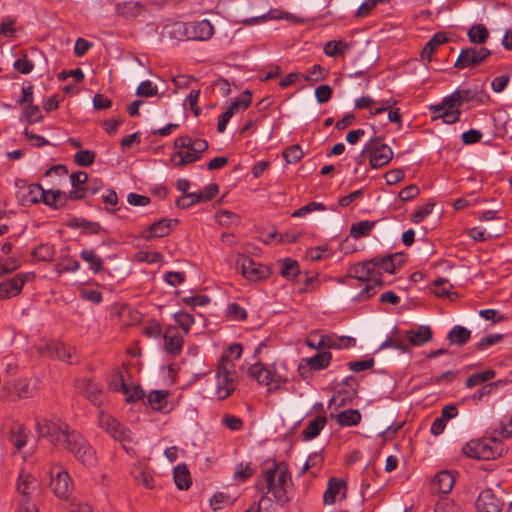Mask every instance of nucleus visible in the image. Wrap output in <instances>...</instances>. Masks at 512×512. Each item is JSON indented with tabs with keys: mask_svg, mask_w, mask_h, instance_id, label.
Here are the masks:
<instances>
[{
	"mask_svg": "<svg viewBox=\"0 0 512 512\" xmlns=\"http://www.w3.org/2000/svg\"><path fill=\"white\" fill-rule=\"evenodd\" d=\"M36 429L40 437L46 438L55 448L72 453L84 466L92 467L97 463L91 444L68 424L43 418L37 420Z\"/></svg>",
	"mask_w": 512,
	"mask_h": 512,
	"instance_id": "nucleus-1",
	"label": "nucleus"
},
{
	"mask_svg": "<svg viewBox=\"0 0 512 512\" xmlns=\"http://www.w3.org/2000/svg\"><path fill=\"white\" fill-rule=\"evenodd\" d=\"M262 475L264 483H257L258 491L264 495L272 493L277 503H287L289 501L287 485L291 480V475L285 463H278L275 460L265 461L262 465ZM264 498L265 496L261 500Z\"/></svg>",
	"mask_w": 512,
	"mask_h": 512,
	"instance_id": "nucleus-2",
	"label": "nucleus"
},
{
	"mask_svg": "<svg viewBox=\"0 0 512 512\" xmlns=\"http://www.w3.org/2000/svg\"><path fill=\"white\" fill-rule=\"evenodd\" d=\"M173 147L175 151L170 156V163L175 168H183L199 161L209 144L205 139L182 135L174 140Z\"/></svg>",
	"mask_w": 512,
	"mask_h": 512,
	"instance_id": "nucleus-3",
	"label": "nucleus"
},
{
	"mask_svg": "<svg viewBox=\"0 0 512 512\" xmlns=\"http://www.w3.org/2000/svg\"><path fill=\"white\" fill-rule=\"evenodd\" d=\"M502 451L501 439L494 432L490 438L473 439L462 448L464 455L477 460L495 459Z\"/></svg>",
	"mask_w": 512,
	"mask_h": 512,
	"instance_id": "nucleus-4",
	"label": "nucleus"
},
{
	"mask_svg": "<svg viewBox=\"0 0 512 512\" xmlns=\"http://www.w3.org/2000/svg\"><path fill=\"white\" fill-rule=\"evenodd\" d=\"M236 365L229 360V355H222L216 371V396L224 400L232 395L237 386Z\"/></svg>",
	"mask_w": 512,
	"mask_h": 512,
	"instance_id": "nucleus-5",
	"label": "nucleus"
},
{
	"mask_svg": "<svg viewBox=\"0 0 512 512\" xmlns=\"http://www.w3.org/2000/svg\"><path fill=\"white\" fill-rule=\"evenodd\" d=\"M491 55L492 51L486 47H467L460 51L454 67L459 70L474 68L485 63Z\"/></svg>",
	"mask_w": 512,
	"mask_h": 512,
	"instance_id": "nucleus-6",
	"label": "nucleus"
},
{
	"mask_svg": "<svg viewBox=\"0 0 512 512\" xmlns=\"http://www.w3.org/2000/svg\"><path fill=\"white\" fill-rule=\"evenodd\" d=\"M459 100L454 96V92L445 98L437 105H432L430 110L434 114L433 119H442L446 124H454L460 120Z\"/></svg>",
	"mask_w": 512,
	"mask_h": 512,
	"instance_id": "nucleus-7",
	"label": "nucleus"
},
{
	"mask_svg": "<svg viewBox=\"0 0 512 512\" xmlns=\"http://www.w3.org/2000/svg\"><path fill=\"white\" fill-rule=\"evenodd\" d=\"M236 267L241 274L250 281H260L270 276L271 270L268 266L255 262L251 257L239 255L236 260Z\"/></svg>",
	"mask_w": 512,
	"mask_h": 512,
	"instance_id": "nucleus-8",
	"label": "nucleus"
},
{
	"mask_svg": "<svg viewBox=\"0 0 512 512\" xmlns=\"http://www.w3.org/2000/svg\"><path fill=\"white\" fill-rule=\"evenodd\" d=\"M99 425L116 441L130 443L133 440L130 429L102 410L99 411Z\"/></svg>",
	"mask_w": 512,
	"mask_h": 512,
	"instance_id": "nucleus-9",
	"label": "nucleus"
},
{
	"mask_svg": "<svg viewBox=\"0 0 512 512\" xmlns=\"http://www.w3.org/2000/svg\"><path fill=\"white\" fill-rule=\"evenodd\" d=\"M50 488L61 499H68L71 493V478L62 466L54 465L50 469Z\"/></svg>",
	"mask_w": 512,
	"mask_h": 512,
	"instance_id": "nucleus-10",
	"label": "nucleus"
},
{
	"mask_svg": "<svg viewBox=\"0 0 512 512\" xmlns=\"http://www.w3.org/2000/svg\"><path fill=\"white\" fill-rule=\"evenodd\" d=\"M248 374L251 378L255 379L258 384L268 386V392H273L280 387L283 382L281 377L275 372L269 370L261 362H257L249 368Z\"/></svg>",
	"mask_w": 512,
	"mask_h": 512,
	"instance_id": "nucleus-11",
	"label": "nucleus"
},
{
	"mask_svg": "<svg viewBox=\"0 0 512 512\" xmlns=\"http://www.w3.org/2000/svg\"><path fill=\"white\" fill-rule=\"evenodd\" d=\"M35 278L34 272L18 273L14 277L0 283V300L10 299L21 293L26 282Z\"/></svg>",
	"mask_w": 512,
	"mask_h": 512,
	"instance_id": "nucleus-12",
	"label": "nucleus"
},
{
	"mask_svg": "<svg viewBox=\"0 0 512 512\" xmlns=\"http://www.w3.org/2000/svg\"><path fill=\"white\" fill-rule=\"evenodd\" d=\"M75 388L77 392L83 395L89 402L95 406H101L105 400V393L102 386L90 378H82L76 381Z\"/></svg>",
	"mask_w": 512,
	"mask_h": 512,
	"instance_id": "nucleus-13",
	"label": "nucleus"
},
{
	"mask_svg": "<svg viewBox=\"0 0 512 512\" xmlns=\"http://www.w3.org/2000/svg\"><path fill=\"white\" fill-rule=\"evenodd\" d=\"M18 188L17 197L24 206L37 204L42 201L45 190L40 184H27L25 180L17 179L15 182Z\"/></svg>",
	"mask_w": 512,
	"mask_h": 512,
	"instance_id": "nucleus-14",
	"label": "nucleus"
},
{
	"mask_svg": "<svg viewBox=\"0 0 512 512\" xmlns=\"http://www.w3.org/2000/svg\"><path fill=\"white\" fill-rule=\"evenodd\" d=\"M475 505L478 512H501L504 503L492 489L487 488L480 492Z\"/></svg>",
	"mask_w": 512,
	"mask_h": 512,
	"instance_id": "nucleus-15",
	"label": "nucleus"
},
{
	"mask_svg": "<svg viewBox=\"0 0 512 512\" xmlns=\"http://www.w3.org/2000/svg\"><path fill=\"white\" fill-rule=\"evenodd\" d=\"M179 223L178 219H160L152 223L144 232L142 237L146 240L161 238L170 234L173 227Z\"/></svg>",
	"mask_w": 512,
	"mask_h": 512,
	"instance_id": "nucleus-16",
	"label": "nucleus"
},
{
	"mask_svg": "<svg viewBox=\"0 0 512 512\" xmlns=\"http://www.w3.org/2000/svg\"><path fill=\"white\" fill-rule=\"evenodd\" d=\"M381 276L382 274L375 269L371 260L355 264L348 273V277L355 278L362 282L374 280Z\"/></svg>",
	"mask_w": 512,
	"mask_h": 512,
	"instance_id": "nucleus-17",
	"label": "nucleus"
},
{
	"mask_svg": "<svg viewBox=\"0 0 512 512\" xmlns=\"http://www.w3.org/2000/svg\"><path fill=\"white\" fill-rule=\"evenodd\" d=\"M214 34V27L208 20L188 22V40L205 41Z\"/></svg>",
	"mask_w": 512,
	"mask_h": 512,
	"instance_id": "nucleus-18",
	"label": "nucleus"
},
{
	"mask_svg": "<svg viewBox=\"0 0 512 512\" xmlns=\"http://www.w3.org/2000/svg\"><path fill=\"white\" fill-rule=\"evenodd\" d=\"M403 335L412 347L422 346L432 340V330L428 325L417 326L415 329L405 331Z\"/></svg>",
	"mask_w": 512,
	"mask_h": 512,
	"instance_id": "nucleus-19",
	"label": "nucleus"
},
{
	"mask_svg": "<svg viewBox=\"0 0 512 512\" xmlns=\"http://www.w3.org/2000/svg\"><path fill=\"white\" fill-rule=\"evenodd\" d=\"M38 488L39 483L34 476L24 472L19 475L17 491L22 496V500H30Z\"/></svg>",
	"mask_w": 512,
	"mask_h": 512,
	"instance_id": "nucleus-20",
	"label": "nucleus"
},
{
	"mask_svg": "<svg viewBox=\"0 0 512 512\" xmlns=\"http://www.w3.org/2000/svg\"><path fill=\"white\" fill-rule=\"evenodd\" d=\"M402 255L399 253L394 254H388L384 257H373L371 259V262H373V265L375 269H382L383 271L394 274L397 268H400L402 264Z\"/></svg>",
	"mask_w": 512,
	"mask_h": 512,
	"instance_id": "nucleus-21",
	"label": "nucleus"
},
{
	"mask_svg": "<svg viewBox=\"0 0 512 512\" xmlns=\"http://www.w3.org/2000/svg\"><path fill=\"white\" fill-rule=\"evenodd\" d=\"M343 490V497H345L347 486L344 480L331 477L328 480L327 489L323 494V502L325 505H332L336 502V497Z\"/></svg>",
	"mask_w": 512,
	"mask_h": 512,
	"instance_id": "nucleus-22",
	"label": "nucleus"
},
{
	"mask_svg": "<svg viewBox=\"0 0 512 512\" xmlns=\"http://www.w3.org/2000/svg\"><path fill=\"white\" fill-rule=\"evenodd\" d=\"M370 154V165L372 168H380L388 164L393 158V151L388 145H381L374 148Z\"/></svg>",
	"mask_w": 512,
	"mask_h": 512,
	"instance_id": "nucleus-23",
	"label": "nucleus"
},
{
	"mask_svg": "<svg viewBox=\"0 0 512 512\" xmlns=\"http://www.w3.org/2000/svg\"><path fill=\"white\" fill-rule=\"evenodd\" d=\"M448 41L449 38L446 36L444 32L435 33L423 47L421 51V58L423 60H427L428 62H430L436 48L444 43H447Z\"/></svg>",
	"mask_w": 512,
	"mask_h": 512,
	"instance_id": "nucleus-24",
	"label": "nucleus"
},
{
	"mask_svg": "<svg viewBox=\"0 0 512 512\" xmlns=\"http://www.w3.org/2000/svg\"><path fill=\"white\" fill-rule=\"evenodd\" d=\"M471 338V331L460 325L454 326L447 334V341L450 345L463 346Z\"/></svg>",
	"mask_w": 512,
	"mask_h": 512,
	"instance_id": "nucleus-25",
	"label": "nucleus"
},
{
	"mask_svg": "<svg viewBox=\"0 0 512 512\" xmlns=\"http://www.w3.org/2000/svg\"><path fill=\"white\" fill-rule=\"evenodd\" d=\"M455 483V477L450 471H440L433 480V486L439 493H449Z\"/></svg>",
	"mask_w": 512,
	"mask_h": 512,
	"instance_id": "nucleus-26",
	"label": "nucleus"
},
{
	"mask_svg": "<svg viewBox=\"0 0 512 512\" xmlns=\"http://www.w3.org/2000/svg\"><path fill=\"white\" fill-rule=\"evenodd\" d=\"M280 275L287 280H295L301 275L299 264L292 258L278 260Z\"/></svg>",
	"mask_w": 512,
	"mask_h": 512,
	"instance_id": "nucleus-27",
	"label": "nucleus"
},
{
	"mask_svg": "<svg viewBox=\"0 0 512 512\" xmlns=\"http://www.w3.org/2000/svg\"><path fill=\"white\" fill-rule=\"evenodd\" d=\"M327 418L324 415H318L313 420L309 421L305 429L302 431L304 440H311L317 437L321 430L325 427Z\"/></svg>",
	"mask_w": 512,
	"mask_h": 512,
	"instance_id": "nucleus-28",
	"label": "nucleus"
},
{
	"mask_svg": "<svg viewBox=\"0 0 512 512\" xmlns=\"http://www.w3.org/2000/svg\"><path fill=\"white\" fill-rule=\"evenodd\" d=\"M174 329H167L163 335L164 348L170 354L180 353L183 346V339L180 335L172 333Z\"/></svg>",
	"mask_w": 512,
	"mask_h": 512,
	"instance_id": "nucleus-29",
	"label": "nucleus"
},
{
	"mask_svg": "<svg viewBox=\"0 0 512 512\" xmlns=\"http://www.w3.org/2000/svg\"><path fill=\"white\" fill-rule=\"evenodd\" d=\"M468 39L475 45L484 44L490 37V32L484 24H474L467 32Z\"/></svg>",
	"mask_w": 512,
	"mask_h": 512,
	"instance_id": "nucleus-30",
	"label": "nucleus"
},
{
	"mask_svg": "<svg viewBox=\"0 0 512 512\" xmlns=\"http://www.w3.org/2000/svg\"><path fill=\"white\" fill-rule=\"evenodd\" d=\"M336 422L341 427L356 426L361 421V413L357 409H347L336 415Z\"/></svg>",
	"mask_w": 512,
	"mask_h": 512,
	"instance_id": "nucleus-31",
	"label": "nucleus"
},
{
	"mask_svg": "<svg viewBox=\"0 0 512 512\" xmlns=\"http://www.w3.org/2000/svg\"><path fill=\"white\" fill-rule=\"evenodd\" d=\"M174 482L180 490H188L191 487V475L185 464H179L174 468Z\"/></svg>",
	"mask_w": 512,
	"mask_h": 512,
	"instance_id": "nucleus-32",
	"label": "nucleus"
},
{
	"mask_svg": "<svg viewBox=\"0 0 512 512\" xmlns=\"http://www.w3.org/2000/svg\"><path fill=\"white\" fill-rule=\"evenodd\" d=\"M144 6L140 1H126L116 7L117 14L125 18H134L140 15Z\"/></svg>",
	"mask_w": 512,
	"mask_h": 512,
	"instance_id": "nucleus-33",
	"label": "nucleus"
},
{
	"mask_svg": "<svg viewBox=\"0 0 512 512\" xmlns=\"http://www.w3.org/2000/svg\"><path fill=\"white\" fill-rule=\"evenodd\" d=\"M69 228H82L83 233L86 234H98L102 230V227L97 222H90L83 218H72L67 224Z\"/></svg>",
	"mask_w": 512,
	"mask_h": 512,
	"instance_id": "nucleus-34",
	"label": "nucleus"
},
{
	"mask_svg": "<svg viewBox=\"0 0 512 512\" xmlns=\"http://www.w3.org/2000/svg\"><path fill=\"white\" fill-rule=\"evenodd\" d=\"M355 342V339L349 336H342L338 339H321L317 345V348H350L355 345Z\"/></svg>",
	"mask_w": 512,
	"mask_h": 512,
	"instance_id": "nucleus-35",
	"label": "nucleus"
},
{
	"mask_svg": "<svg viewBox=\"0 0 512 512\" xmlns=\"http://www.w3.org/2000/svg\"><path fill=\"white\" fill-rule=\"evenodd\" d=\"M331 360L332 354L328 351H322L312 357L303 358V361H307L313 370H322L327 368L330 365Z\"/></svg>",
	"mask_w": 512,
	"mask_h": 512,
	"instance_id": "nucleus-36",
	"label": "nucleus"
},
{
	"mask_svg": "<svg viewBox=\"0 0 512 512\" xmlns=\"http://www.w3.org/2000/svg\"><path fill=\"white\" fill-rule=\"evenodd\" d=\"M9 441L17 451H20L27 443L25 428L20 424L14 425L10 430Z\"/></svg>",
	"mask_w": 512,
	"mask_h": 512,
	"instance_id": "nucleus-37",
	"label": "nucleus"
},
{
	"mask_svg": "<svg viewBox=\"0 0 512 512\" xmlns=\"http://www.w3.org/2000/svg\"><path fill=\"white\" fill-rule=\"evenodd\" d=\"M378 221H359L351 226L350 236L359 239L368 236Z\"/></svg>",
	"mask_w": 512,
	"mask_h": 512,
	"instance_id": "nucleus-38",
	"label": "nucleus"
},
{
	"mask_svg": "<svg viewBox=\"0 0 512 512\" xmlns=\"http://www.w3.org/2000/svg\"><path fill=\"white\" fill-rule=\"evenodd\" d=\"M117 379L121 382V392L126 396L127 402H136L144 397V391L139 386L130 388L125 382L123 375H118Z\"/></svg>",
	"mask_w": 512,
	"mask_h": 512,
	"instance_id": "nucleus-39",
	"label": "nucleus"
},
{
	"mask_svg": "<svg viewBox=\"0 0 512 512\" xmlns=\"http://www.w3.org/2000/svg\"><path fill=\"white\" fill-rule=\"evenodd\" d=\"M80 257L89 264L90 270L94 273H99L103 270V260L93 250H82Z\"/></svg>",
	"mask_w": 512,
	"mask_h": 512,
	"instance_id": "nucleus-40",
	"label": "nucleus"
},
{
	"mask_svg": "<svg viewBox=\"0 0 512 512\" xmlns=\"http://www.w3.org/2000/svg\"><path fill=\"white\" fill-rule=\"evenodd\" d=\"M170 38L188 40V22H175L166 26Z\"/></svg>",
	"mask_w": 512,
	"mask_h": 512,
	"instance_id": "nucleus-41",
	"label": "nucleus"
},
{
	"mask_svg": "<svg viewBox=\"0 0 512 512\" xmlns=\"http://www.w3.org/2000/svg\"><path fill=\"white\" fill-rule=\"evenodd\" d=\"M495 376H496V372L492 369H489V370H486L483 372H479V373H474L467 378L465 385L467 388H472L474 386H477V385L485 383L489 380H492L493 378H495Z\"/></svg>",
	"mask_w": 512,
	"mask_h": 512,
	"instance_id": "nucleus-42",
	"label": "nucleus"
},
{
	"mask_svg": "<svg viewBox=\"0 0 512 512\" xmlns=\"http://www.w3.org/2000/svg\"><path fill=\"white\" fill-rule=\"evenodd\" d=\"M32 256L39 261H51L55 255L54 245L42 243L32 251Z\"/></svg>",
	"mask_w": 512,
	"mask_h": 512,
	"instance_id": "nucleus-43",
	"label": "nucleus"
},
{
	"mask_svg": "<svg viewBox=\"0 0 512 512\" xmlns=\"http://www.w3.org/2000/svg\"><path fill=\"white\" fill-rule=\"evenodd\" d=\"M350 48V44L344 41H329L324 46V53L329 57L343 55Z\"/></svg>",
	"mask_w": 512,
	"mask_h": 512,
	"instance_id": "nucleus-44",
	"label": "nucleus"
},
{
	"mask_svg": "<svg viewBox=\"0 0 512 512\" xmlns=\"http://www.w3.org/2000/svg\"><path fill=\"white\" fill-rule=\"evenodd\" d=\"M167 395L161 390L152 391L147 397V402L153 410L161 411L167 405Z\"/></svg>",
	"mask_w": 512,
	"mask_h": 512,
	"instance_id": "nucleus-45",
	"label": "nucleus"
},
{
	"mask_svg": "<svg viewBox=\"0 0 512 512\" xmlns=\"http://www.w3.org/2000/svg\"><path fill=\"white\" fill-rule=\"evenodd\" d=\"M383 285V281L381 277H377V279L367 281L362 291L359 293L357 298L359 300L369 299L374 296L377 292V289L381 288Z\"/></svg>",
	"mask_w": 512,
	"mask_h": 512,
	"instance_id": "nucleus-46",
	"label": "nucleus"
},
{
	"mask_svg": "<svg viewBox=\"0 0 512 512\" xmlns=\"http://www.w3.org/2000/svg\"><path fill=\"white\" fill-rule=\"evenodd\" d=\"M282 155L288 164H295L304 157V152L300 145L294 144L287 147Z\"/></svg>",
	"mask_w": 512,
	"mask_h": 512,
	"instance_id": "nucleus-47",
	"label": "nucleus"
},
{
	"mask_svg": "<svg viewBox=\"0 0 512 512\" xmlns=\"http://www.w3.org/2000/svg\"><path fill=\"white\" fill-rule=\"evenodd\" d=\"M479 95H484V91L481 90L480 92H473L469 89H457L454 91V96L459 100L460 106L474 100L482 101Z\"/></svg>",
	"mask_w": 512,
	"mask_h": 512,
	"instance_id": "nucleus-48",
	"label": "nucleus"
},
{
	"mask_svg": "<svg viewBox=\"0 0 512 512\" xmlns=\"http://www.w3.org/2000/svg\"><path fill=\"white\" fill-rule=\"evenodd\" d=\"M58 348L62 347V343L56 340L42 341L35 346L36 351L41 356L52 357L53 352Z\"/></svg>",
	"mask_w": 512,
	"mask_h": 512,
	"instance_id": "nucleus-49",
	"label": "nucleus"
},
{
	"mask_svg": "<svg viewBox=\"0 0 512 512\" xmlns=\"http://www.w3.org/2000/svg\"><path fill=\"white\" fill-rule=\"evenodd\" d=\"M62 198L64 201L67 200L66 194L60 190H45L44 197L42 198L41 202L49 207L57 208V202Z\"/></svg>",
	"mask_w": 512,
	"mask_h": 512,
	"instance_id": "nucleus-50",
	"label": "nucleus"
},
{
	"mask_svg": "<svg viewBox=\"0 0 512 512\" xmlns=\"http://www.w3.org/2000/svg\"><path fill=\"white\" fill-rule=\"evenodd\" d=\"M216 219L222 226L229 227L233 224L237 225L240 222V217L228 210H221L216 213Z\"/></svg>",
	"mask_w": 512,
	"mask_h": 512,
	"instance_id": "nucleus-51",
	"label": "nucleus"
},
{
	"mask_svg": "<svg viewBox=\"0 0 512 512\" xmlns=\"http://www.w3.org/2000/svg\"><path fill=\"white\" fill-rule=\"evenodd\" d=\"M96 153L91 150H80L74 155V161L81 167H88L95 161Z\"/></svg>",
	"mask_w": 512,
	"mask_h": 512,
	"instance_id": "nucleus-52",
	"label": "nucleus"
},
{
	"mask_svg": "<svg viewBox=\"0 0 512 512\" xmlns=\"http://www.w3.org/2000/svg\"><path fill=\"white\" fill-rule=\"evenodd\" d=\"M23 116L30 124L41 122L43 120L40 107L38 105H33V103L25 106Z\"/></svg>",
	"mask_w": 512,
	"mask_h": 512,
	"instance_id": "nucleus-53",
	"label": "nucleus"
},
{
	"mask_svg": "<svg viewBox=\"0 0 512 512\" xmlns=\"http://www.w3.org/2000/svg\"><path fill=\"white\" fill-rule=\"evenodd\" d=\"M200 202H203V198L199 197L197 192H192L178 198L176 201V206L178 208L186 209Z\"/></svg>",
	"mask_w": 512,
	"mask_h": 512,
	"instance_id": "nucleus-54",
	"label": "nucleus"
},
{
	"mask_svg": "<svg viewBox=\"0 0 512 512\" xmlns=\"http://www.w3.org/2000/svg\"><path fill=\"white\" fill-rule=\"evenodd\" d=\"M20 267V262L14 257L0 258V277L11 274Z\"/></svg>",
	"mask_w": 512,
	"mask_h": 512,
	"instance_id": "nucleus-55",
	"label": "nucleus"
},
{
	"mask_svg": "<svg viewBox=\"0 0 512 512\" xmlns=\"http://www.w3.org/2000/svg\"><path fill=\"white\" fill-rule=\"evenodd\" d=\"M75 354V349L69 345H65L62 343V347L58 348L53 352L52 358H56L62 361H66L68 363H72L73 355Z\"/></svg>",
	"mask_w": 512,
	"mask_h": 512,
	"instance_id": "nucleus-56",
	"label": "nucleus"
},
{
	"mask_svg": "<svg viewBox=\"0 0 512 512\" xmlns=\"http://www.w3.org/2000/svg\"><path fill=\"white\" fill-rule=\"evenodd\" d=\"M237 111V104H230L225 112H223L218 119L217 130L223 133L226 129L227 123Z\"/></svg>",
	"mask_w": 512,
	"mask_h": 512,
	"instance_id": "nucleus-57",
	"label": "nucleus"
},
{
	"mask_svg": "<svg viewBox=\"0 0 512 512\" xmlns=\"http://www.w3.org/2000/svg\"><path fill=\"white\" fill-rule=\"evenodd\" d=\"M174 319L176 321V323L186 332L188 333L192 324L194 323V318L191 314L187 313V312H184V311H180V312H177L175 315H174Z\"/></svg>",
	"mask_w": 512,
	"mask_h": 512,
	"instance_id": "nucleus-58",
	"label": "nucleus"
},
{
	"mask_svg": "<svg viewBox=\"0 0 512 512\" xmlns=\"http://www.w3.org/2000/svg\"><path fill=\"white\" fill-rule=\"evenodd\" d=\"M254 474V469L251 468L250 464L240 463L236 466L234 472V479L237 481H245Z\"/></svg>",
	"mask_w": 512,
	"mask_h": 512,
	"instance_id": "nucleus-59",
	"label": "nucleus"
},
{
	"mask_svg": "<svg viewBox=\"0 0 512 512\" xmlns=\"http://www.w3.org/2000/svg\"><path fill=\"white\" fill-rule=\"evenodd\" d=\"M134 478L135 480L143 485L144 487L148 488V489H153L154 488V477L152 475V473L148 470H138L135 474H134Z\"/></svg>",
	"mask_w": 512,
	"mask_h": 512,
	"instance_id": "nucleus-60",
	"label": "nucleus"
},
{
	"mask_svg": "<svg viewBox=\"0 0 512 512\" xmlns=\"http://www.w3.org/2000/svg\"><path fill=\"white\" fill-rule=\"evenodd\" d=\"M222 424L231 431H239L243 427L242 419L231 414H225L222 417Z\"/></svg>",
	"mask_w": 512,
	"mask_h": 512,
	"instance_id": "nucleus-61",
	"label": "nucleus"
},
{
	"mask_svg": "<svg viewBox=\"0 0 512 512\" xmlns=\"http://www.w3.org/2000/svg\"><path fill=\"white\" fill-rule=\"evenodd\" d=\"M158 92L157 86L153 85L151 81L146 80L139 84L136 94L143 97L155 96Z\"/></svg>",
	"mask_w": 512,
	"mask_h": 512,
	"instance_id": "nucleus-62",
	"label": "nucleus"
},
{
	"mask_svg": "<svg viewBox=\"0 0 512 512\" xmlns=\"http://www.w3.org/2000/svg\"><path fill=\"white\" fill-rule=\"evenodd\" d=\"M13 67L22 74H29L34 69V64L32 61L28 60L27 55H23L21 58L15 60Z\"/></svg>",
	"mask_w": 512,
	"mask_h": 512,
	"instance_id": "nucleus-63",
	"label": "nucleus"
},
{
	"mask_svg": "<svg viewBox=\"0 0 512 512\" xmlns=\"http://www.w3.org/2000/svg\"><path fill=\"white\" fill-rule=\"evenodd\" d=\"M434 293L437 296L444 297L449 294L450 289L452 288V284L444 278H438L434 281Z\"/></svg>",
	"mask_w": 512,
	"mask_h": 512,
	"instance_id": "nucleus-64",
	"label": "nucleus"
}]
</instances>
